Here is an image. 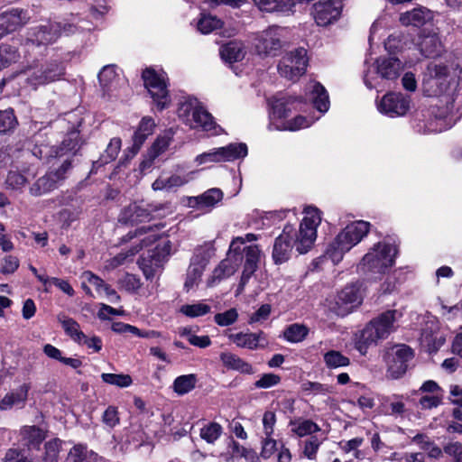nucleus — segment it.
<instances>
[{
  "label": "nucleus",
  "instance_id": "obj_1",
  "mask_svg": "<svg viewBox=\"0 0 462 462\" xmlns=\"http://www.w3.org/2000/svg\"><path fill=\"white\" fill-rule=\"evenodd\" d=\"M402 314L396 310H387L372 319L362 330L355 335V347L362 355H366L372 346L386 338L396 328L395 322Z\"/></svg>",
  "mask_w": 462,
  "mask_h": 462
},
{
  "label": "nucleus",
  "instance_id": "obj_2",
  "mask_svg": "<svg viewBox=\"0 0 462 462\" xmlns=\"http://www.w3.org/2000/svg\"><path fill=\"white\" fill-rule=\"evenodd\" d=\"M371 224L358 220L348 224L329 242L323 252V257L341 260L345 254L356 245L368 233Z\"/></svg>",
  "mask_w": 462,
  "mask_h": 462
},
{
  "label": "nucleus",
  "instance_id": "obj_3",
  "mask_svg": "<svg viewBox=\"0 0 462 462\" xmlns=\"http://www.w3.org/2000/svg\"><path fill=\"white\" fill-rule=\"evenodd\" d=\"M178 116L191 129L208 132L215 135L222 132L221 127L216 124L211 114L195 97L186 98L180 103Z\"/></svg>",
  "mask_w": 462,
  "mask_h": 462
},
{
  "label": "nucleus",
  "instance_id": "obj_4",
  "mask_svg": "<svg viewBox=\"0 0 462 462\" xmlns=\"http://www.w3.org/2000/svg\"><path fill=\"white\" fill-rule=\"evenodd\" d=\"M297 101L295 97H274L272 101V112L270 115V130H288L297 131L302 128L309 127L312 125L314 120L306 118L302 116H298L291 120H284L276 122L275 120H282L288 117L291 111V106Z\"/></svg>",
  "mask_w": 462,
  "mask_h": 462
},
{
  "label": "nucleus",
  "instance_id": "obj_5",
  "mask_svg": "<svg viewBox=\"0 0 462 462\" xmlns=\"http://www.w3.org/2000/svg\"><path fill=\"white\" fill-rule=\"evenodd\" d=\"M450 66L448 60H434L426 68L423 75V90L428 96H442L449 88Z\"/></svg>",
  "mask_w": 462,
  "mask_h": 462
},
{
  "label": "nucleus",
  "instance_id": "obj_6",
  "mask_svg": "<svg viewBox=\"0 0 462 462\" xmlns=\"http://www.w3.org/2000/svg\"><path fill=\"white\" fill-rule=\"evenodd\" d=\"M304 214L294 242L295 249L300 254H306L312 248L317 239V228L321 223V213L317 208L307 207Z\"/></svg>",
  "mask_w": 462,
  "mask_h": 462
},
{
  "label": "nucleus",
  "instance_id": "obj_7",
  "mask_svg": "<svg viewBox=\"0 0 462 462\" xmlns=\"http://www.w3.org/2000/svg\"><path fill=\"white\" fill-rule=\"evenodd\" d=\"M64 66L57 60H51L45 64L33 61L24 70L26 83L36 89L38 87L59 80L64 75Z\"/></svg>",
  "mask_w": 462,
  "mask_h": 462
},
{
  "label": "nucleus",
  "instance_id": "obj_8",
  "mask_svg": "<svg viewBox=\"0 0 462 462\" xmlns=\"http://www.w3.org/2000/svg\"><path fill=\"white\" fill-rule=\"evenodd\" d=\"M375 63V69H367L364 75V82L368 88H377L380 86L377 81L379 77L387 80L397 79L402 69L401 61L393 57L379 58Z\"/></svg>",
  "mask_w": 462,
  "mask_h": 462
},
{
  "label": "nucleus",
  "instance_id": "obj_9",
  "mask_svg": "<svg viewBox=\"0 0 462 462\" xmlns=\"http://www.w3.org/2000/svg\"><path fill=\"white\" fill-rule=\"evenodd\" d=\"M142 78L157 107L160 110L165 108L170 103L166 74L164 72H157L152 69H146L143 70Z\"/></svg>",
  "mask_w": 462,
  "mask_h": 462
},
{
  "label": "nucleus",
  "instance_id": "obj_10",
  "mask_svg": "<svg viewBox=\"0 0 462 462\" xmlns=\"http://www.w3.org/2000/svg\"><path fill=\"white\" fill-rule=\"evenodd\" d=\"M307 66V51L304 48H298L282 57L278 65V71L282 77L297 81L306 72Z\"/></svg>",
  "mask_w": 462,
  "mask_h": 462
},
{
  "label": "nucleus",
  "instance_id": "obj_11",
  "mask_svg": "<svg viewBox=\"0 0 462 462\" xmlns=\"http://www.w3.org/2000/svg\"><path fill=\"white\" fill-rule=\"evenodd\" d=\"M412 349L406 345H397L389 348L384 356L387 365V376L401 378L407 371L408 363L413 358Z\"/></svg>",
  "mask_w": 462,
  "mask_h": 462
},
{
  "label": "nucleus",
  "instance_id": "obj_12",
  "mask_svg": "<svg viewBox=\"0 0 462 462\" xmlns=\"http://www.w3.org/2000/svg\"><path fill=\"white\" fill-rule=\"evenodd\" d=\"M60 34V26L55 23L32 27L27 32L25 47L28 51L45 47L53 43Z\"/></svg>",
  "mask_w": 462,
  "mask_h": 462
},
{
  "label": "nucleus",
  "instance_id": "obj_13",
  "mask_svg": "<svg viewBox=\"0 0 462 462\" xmlns=\"http://www.w3.org/2000/svg\"><path fill=\"white\" fill-rule=\"evenodd\" d=\"M343 4L340 0H319L311 8V15L319 26H328L341 16Z\"/></svg>",
  "mask_w": 462,
  "mask_h": 462
},
{
  "label": "nucleus",
  "instance_id": "obj_14",
  "mask_svg": "<svg viewBox=\"0 0 462 462\" xmlns=\"http://www.w3.org/2000/svg\"><path fill=\"white\" fill-rule=\"evenodd\" d=\"M411 107V99L402 93H387L377 103V109L381 114L389 117L402 116Z\"/></svg>",
  "mask_w": 462,
  "mask_h": 462
},
{
  "label": "nucleus",
  "instance_id": "obj_15",
  "mask_svg": "<svg viewBox=\"0 0 462 462\" xmlns=\"http://www.w3.org/2000/svg\"><path fill=\"white\" fill-rule=\"evenodd\" d=\"M362 302V297L357 286L350 284L346 286L335 298L330 310L337 316L344 317L349 314Z\"/></svg>",
  "mask_w": 462,
  "mask_h": 462
},
{
  "label": "nucleus",
  "instance_id": "obj_16",
  "mask_svg": "<svg viewBox=\"0 0 462 462\" xmlns=\"http://www.w3.org/2000/svg\"><path fill=\"white\" fill-rule=\"evenodd\" d=\"M80 147V138H79V133L78 131H71L69 132L64 140L61 143V145L57 148H51L49 149L47 146L44 147L46 150L45 152L42 151V149L35 147L33 149V155L39 157L40 159L48 156V153L50 152L49 156L50 157H63L68 156L69 158L70 156H73L76 154L77 151Z\"/></svg>",
  "mask_w": 462,
  "mask_h": 462
},
{
  "label": "nucleus",
  "instance_id": "obj_17",
  "mask_svg": "<svg viewBox=\"0 0 462 462\" xmlns=\"http://www.w3.org/2000/svg\"><path fill=\"white\" fill-rule=\"evenodd\" d=\"M159 226H142L138 228L134 234L129 233L126 237L122 239L121 245L123 246L121 252L117 256L115 257L114 260H126L128 257H133L139 251L140 245L139 244L134 243L131 245H125L127 241L131 240L136 236H141L145 233L151 232V235L146 238L143 239L141 242L145 245H149L155 242L159 238V235L157 234V230H159Z\"/></svg>",
  "mask_w": 462,
  "mask_h": 462
},
{
  "label": "nucleus",
  "instance_id": "obj_18",
  "mask_svg": "<svg viewBox=\"0 0 462 462\" xmlns=\"http://www.w3.org/2000/svg\"><path fill=\"white\" fill-rule=\"evenodd\" d=\"M281 29L276 26L263 31L257 37L255 48L260 55L275 56L282 48Z\"/></svg>",
  "mask_w": 462,
  "mask_h": 462
},
{
  "label": "nucleus",
  "instance_id": "obj_19",
  "mask_svg": "<svg viewBox=\"0 0 462 462\" xmlns=\"http://www.w3.org/2000/svg\"><path fill=\"white\" fill-rule=\"evenodd\" d=\"M156 208L143 201L134 202L125 207L119 215V222L135 225L150 220L151 215Z\"/></svg>",
  "mask_w": 462,
  "mask_h": 462
},
{
  "label": "nucleus",
  "instance_id": "obj_20",
  "mask_svg": "<svg viewBox=\"0 0 462 462\" xmlns=\"http://www.w3.org/2000/svg\"><path fill=\"white\" fill-rule=\"evenodd\" d=\"M264 256L256 245L246 244L241 236L235 237L227 252L228 260H259Z\"/></svg>",
  "mask_w": 462,
  "mask_h": 462
},
{
  "label": "nucleus",
  "instance_id": "obj_21",
  "mask_svg": "<svg viewBox=\"0 0 462 462\" xmlns=\"http://www.w3.org/2000/svg\"><path fill=\"white\" fill-rule=\"evenodd\" d=\"M399 254V245L392 237L374 243L362 260H394Z\"/></svg>",
  "mask_w": 462,
  "mask_h": 462
},
{
  "label": "nucleus",
  "instance_id": "obj_22",
  "mask_svg": "<svg viewBox=\"0 0 462 462\" xmlns=\"http://www.w3.org/2000/svg\"><path fill=\"white\" fill-rule=\"evenodd\" d=\"M306 102L311 103L321 114L326 113L330 106L326 88L317 81H310L305 88Z\"/></svg>",
  "mask_w": 462,
  "mask_h": 462
},
{
  "label": "nucleus",
  "instance_id": "obj_23",
  "mask_svg": "<svg viewBox=\"0 0 462 462\" xmlns=\"http://www.w3.org/2000/svg\"><path fill=\"white\" fill-rule=\"evenodd\" d=\"M29 20L27 13L22 9L11 8L0 14V38L16 31Z\"/></svg>",
  "mask_w": 462,
  "mask_h": 462
},
{
  "label": "nucleus",
  "instance_id": "obj_24",
  "mask_svg": "<svg viewBox=\"0 0 462 462\" xmlns=\"http://www.w3.org/2000/svg\"><path fill=\"white\" fill-rule=\"evenodd\" d=\"M294 236L293 228L291 226L284 227L282 233L275 239L273 251V260H288L291 257V241Z\"/></svg>",
  "mask_w": 462,
  "mask_h": 462
},
{
  "label": "nucleus",
  "instance_id": "obj_25",
  "mask_svg": "<svg viewBox=\"0 0 462 462\" xmlns=\"http://www.w3.org/2000/svg\"><path fill=\"white\" fill-rule=\"evenodd\" d=\"M418 44L421 54L428 58L440 56L443 51L442 43L436 32H426L423 31L420 35Z\"/></svg>",
  "mask_w": 462,
  "mask_h": 462
},
{
  "label": "nucleus",
  "instance_id": "obj_26",
  "mask_svg": "<svg viewBox=\"0 0 462 462\" xmlns=\"http://www.w3.org/2000/svg\"><path fill=\"white\" fill-rule=\"evenodd\" d=\"M30 389L29 383H23L17 389L7 393L0 401V410L6 411L14 407H24Z\"/></svg>",
  "mask_w": 462,
  "mask_h": 462
},
{
  "label": "nucleus",
  "instance_id": "obj_27",
  "mask_svg": "<svg viewBox=\"0 0 462 462\" xmlns=\"http://www.w3.org/2000/svg\"><path fill=\"white\" fill-rule=\"evenodd\" d=\"M193 173L194 172L190 171L183 175L172 174L171 176L167 178L161 176L153 181L152 188L155 191L173 190L190 181L193 179Z\"/></svg>",
  "mask_w": 462,
  "mask_h": 462
},
{
  "label": "nucleus",
  "instance_id": "obj_28",
  "mask_svg": "<svg viewBox=\"0 0 462 462\" xmlns=\"http://www.w3.org/2000/svg\"><path fill=\"white\" fill-rule=\"evenodd\" d=\"M20 441L28 449H39L45 439V432L37 426H23L19 430Z\"/></svg>",
  "mask_w": 462,
  "mask_h": 462
},
{
  "label": "nucleus",
  "instance_id": "obj_29",
  "mask_svg": "<svg viewBox=\"0 0 462 462\" xmlns=\"http://www.w3.org/2000/svg\"><path fill=\"white\" fill-rule=\"evenodd\" d=\"M433 19V14L425 7H417L411 11L401 14L400 22L402 25L422 26Z\"/></svg>",
  "mask_w": 462,
  "mask_h": 462
},
{
  "label": "nucleus",
  "instance_id": "obj_30",
  "mask_svg": "<svg viewBox=\"0 0 462 462\" xmlns=\"http://www.w3.org/2000/svg\"><path fill=\"white\" fill-rule=\"evenodd\" d=\"M223 199V192L217 188L209 189L203 194L192 197L189 202L199 209H211Z\"/></svg>",
  "mask_w": 462,
  "mask_h": 462
},
{
  "label": "nucleus",
  "instance_id": "obj_31",
  "mask_svg": "<svg viewBox=\"0 0 462 462\" xmlns=\"http://www.w3.org/2000/svg\"><path fill=\"white\" fill-rule=\"evenodd\" d=\"M98 79L104 92L108 95L116 90L121 80L116 68L113 65L105 66L98 74Z\"/></svg>",
  "mask_w": 462,
  "mask_h": 462
},
{
  "label": "nucleus",
  "instance_id": "obj_32",
  "mask_svg": "<svg viewBox=\"0 0 462 462\" xmlns=\"http://www.w3.org/2000/svg\"><path fill=\"white\" fill-rule=\"evenodd\" d=\"M245 50L242 42H229L220 48V56L227 63H234L245 58Z\"/></svg>",
  "mask_w": 462,
  "mask_h": 462
},
{
  "label": "nucleus",
  "instance_id": "obj_33",
  "mask_svg": "<svg viewBox=\"0 0 462 462\" xmlns=\"http://www.w3.org/2000/svg\"><path fill=\"white\" fill-rule=\"evenodd\" d=\"M220 360L227 369L246 374H252L254 372L253 366L249 363L232 353H221Z\"/></svg>",
  "mask_w": 462,
  "mask_h": 462
},
{
  "label": "nucleus",
  "instance_id": "obj_34",
  "mask_svg": "<svg viewBox=\"0 0 462 462\" xmlns=\"http://www.w3.org/2000/svg\"><path fill=\"white\" fill-rule=\"evenodd\" d=\"M291 430L299 437H305L320 430L319 426L308 419H296L290 421Z\"/></svg>",
  "mask_w": 462,
  "mask_h": 462
},
{
  "label": "nucleus",
  "instance_id": "obj_35",
  "mask_svg": "<svg viewBox=\"0 0 462 462\" xmlns=\"http://www.w3.org/2000/svg\"><path fill=\"white\" fill-rule=\"evenodd\" d=\"M223 162H232L237 159L245 158L247 155V146L245 143H230L226 146L219 147Z\"/></svg>",
  "mask_w": 462,
  "mask_h": 462
},
{
  "label": "nucleus",
  "instance_id": "obj_36",
  "mask_svg": "<svg viewBox=\"0 0 462 462\" xmlns=\"http://www.w3.org/2000/svg\"><path fill=\"white\" fill-rule=\"evenodd\" d=\"M58 319L61 323L66 334L69 335L75 342L81 344L82 339L85 338V334L80 330L79 323L73 319L68 318L64 315H60Z\"/></svg>",
  "mask_w": 462,
  "mask_h": 462
},
{
  "label": "nucleus",
  "instance_id": "obj_37",
  "mask_svg": "<svg viewBox=\"0 0 462 462\" xmlns=\"http://www.w3.org/2000/svg\"><path fill=\"white\" fill-rule=\"evenodd\" d=\"M58 180L49 172L46 175L39 178L36 182L31 187L30 192L33 196H41L56 188Z\"/></svg>",
  "mask_w": 462,
  "mask_h": 462
},
{
  "label": "nucleus",
  "instance_id": "obj_38",
  "mask_svg": "<svg viewBox=\"0 0 462 462\" xmlns=\"http://www.w3.org/2000/svg\"><path fill=\"white\" fill-rule=\"evenodd\" d=\"M228 338L238 347L255 349L259 344V335L255 333H236L230 334Z\"/></svg>",
  "mask_w": 462,
  "mask_h": 462
},
{
  "label": "nucleus",
  "instance_id": "obj_39",
  "mask_svg": "<svg viewBox=\"0 0 462 462\" xmlns=\"http://www.w3.org/2000/svg\"><path fill=\"white\" fill-rule=\"evenodd\" d=\"M30 269L37 276L38 280L45 285V291H49L48 286L52 283L69 296L74 295L75 291L67 281L59 278L49 279L45 274L38 273L36 268L31 266Z\"/></svg>",
  "mask_w": 462,
  "mask_h": 462
},
{
  "label": "nucleus",
  "instance_id": "obj_40",
  "mask_svg": "<svg viewBox=\"0 0 462 462\" xmlns=\"http://www.w3.org/2000/svg\"><path fill=\"white\" fill-rule=\"evenodd\" d=\"M197 383V376L194 374L178 376L173 382V391L179 395H184L192 391Z\"/></svg>",
  "mask_w": 462,
  "mask_h": 462
},
{
  "label": "nucleus",
  "instance_id": "obj_41",
  "mask_svg": "<svg viewBox=\"0 0 462 462\" xmlns=\"http://www.w3.org/2000/svg\"><path fill=\"white\" fill-rule=\"evenodd\" d=\"M236 266L231 262H220L212 273L211 278L208 282L209 285H213L214 283L231 276L236 273Z\"/></svg>",
  "mask_w": 462,
  "mask_h": 462
},
{
  "label": "nucleus",
  "instance_id": "obj_42",
  "mask_svg": "<svg viewBox=\"0 0 462 462\" xmlns=\"http://www.w3.org/2000/svg\"><path fill=\"white\" fill-rule=\"evenodd\" d=\"M222 22L211 14H201L197 23L198 31L203 34H208L217 29L221 28Z\"/></svg>",
  "mask_w": 462,
  "mask_h": 462
},
{
  "label": "nucleus",
  "instance_id": "obj_43",
  "mask_svg": "<svg viewBox=\"0 0 462 462\" xmlns=\"http://www.w3.org/2000/svg\"><path fill=\"white\" fill-rule=\"evenodd\" d=\"M309 329L306 326L298 323L290 325L283 332L286 340L291 343L301 342L308 335Z\"/></svg>",
  "mask_w": 462,
  "mask_h": 462
},
{
  "label": "nucleus",
  "instance_id": "obj_44",
  "mask_svg": "<svg viewBox=\"0 0 462 462\" xmlns=\"http://www.w3.org/2000/svg\"><path fill=\"white\" fill-rule=\"evenodd\" d=\"M121 140L119 138H112L105 151V152L101 155L99 161L96 162L95 164L101 166L103 164L108 163L114 161L121 149Z\"/></svg>",
  "mask_w": 462,
  "mask_h": 462
},
{
  "label": "nucleus",
  "instance_id": "obj_45",
  "mask_svg": "<svg viewBox=\"0 0 462 462\" xmlns=\"http://www.w3.org/2000/svg\"><path fill=\"white\" fill-rule=\"evenodd\" d=\"M203 271L204 265L202 264V262H192L189 264L187 273V279L184 283L187 291L192 289L195 285L198 284Z\"/></svg>",
  "mask_w": 462,
  "mask_h": 462
},
{
  "label": "nucleus",
  "instance_id": "obj_46",
  "mask_svg": "<svg viewBox=\"0 0 462 462\" xmlns=\"http://www.w3.org/2000/svg\"><path fill=\"white\" fill-rule=\"evenodd\" d=\"M210 306L202 302H197L194 304L182 305L180 311L187 317L197 318L208 314L210 312Z\"/></svg>",
  "mask_w": 462,
  "mask_h": 462
},
{
  "label": "nucleus",
  "instance_id": "obj_47",
  "mask_svg": "<svg viewBox=\"0 0 462 462\" xmlns=\"http://www.w3.org/2000/svg\"><path fill=\"white\" fill-rule=\"evenodd\" d=\"M221 434L222 427L217 422H210L200 430L201 439L209 444L215 443Z\"/></svg>",
  "mask_w": 462,
  "mask_h": 462
},
{
  "label": "nucleus",
  "instance_id": "obj_48",
  "mask_svg": "<svg viewBox=\"0 0 462 462\" xmlns=\"http://www.w3.org/2000/svg\"><path fill=\"white\" fill-rule=\"evenodd\" d=\"M324 361L329 368H337L349 365V358L335 350L327 352L324 355Z\"/></svg>",
  "mask_w": 462,
  "mask_h": 462
},
{
  "label": "nucleus",
  "instance_id": "obj_49",
  "mask_svg": "<svg viewBox=\"0 0 462 462\" xmlns=\"http://www.w3.org/2000/svg\"><path fill=\"white\" fill-rule=\"evenodd\" d=\"M103 382L118 387H128L132 384L133 380L129 374H101Z\"/></svg>",
  "mask_w": 462,
  "mask_h": 462
},
{
  "label": "nucleus",
  "instance_id": "obj_50",
  "mask_svg": "<svg viewBox=\"0 0 462 462\" xmlns=\"http://www.w3.org/2000/svg\"><path fill=\"white\" fill-rule=\"evenodd\" d=\"M16 125L17 120L12 109L0 111V134L13 130Z\"/></svg>",
  "mask_w": 462,
  "mask_h": 462
},
{
  "label": "nucleus",
  "instance_id": "obj_51",
  "mask_svg": "<svg viewBox=\"0 0 462 462\" xmlns=\"http://www.w3.org/2000/svg\"><path fill=\"white\" fill-rule=\"evenodd\" d=\"M18 53L16 46L10 45L7 43H2L0 45V62L1 65L5 66L12 62L16 61Z\"/></svg>",
  "mask_w": 462,
  "mask_h": 462
},
{
  "label": "nucleus",
  "instance_id": "obj_52",
  "mask_svg": "<svg viewBox=\"0 0 462 462\" xmlns=\"http://www.w3.org/2000/svg\"><path fill=\"white\" fill-rule=\"evenodd\" d=\"M172 137V133L168 132L165 134L159 136L154 143L152 144L150 152L152 153V157L156 158L169 147Z\"/></svg>",
  "mask_w": 462,
  "mask_h": 462
},
{
  "label": "nucleus",
  "instance_id": "obj_53",
  "mask_svg": "<svg viewBox=\"0 0 462 462\" xmlns=\"http://www.w3.org/2000/svg\"><path fill=\"white\" fill-rule=\"evenodd\" d=\"M62 441L54 439L45 444V462H57Z\"/></svg>",
  "mask_w": 462,
  "mask_h": 462
},
{
  "label": "nucleus",
  "instance_id": "obj_54",
  "mask_svg": "<svg viewBox=\"0 0 462 462\" xmlns=\"http://www.w3.org/2000/svg\"><path fill=\"white\" fill-rule=\"evenodd\" d=\"M4 462H32L25 454L24 449L17 447L8 448L3 458Z\"/></svg>",
  "mask_w": 462,
  "mask_h": 462
},
{
  "label": "nucleus",
  "instance_id": "obj_55",
  "mask_svg": "<svg viewBox=\"0 0 462 462\" xmlns=\"http://www.w3.org/2000/svg\"><path fill=\"white\" fill-rule=\"evenodd\" d=\"M277 419L276 414L273 411H266L262 419L263 434L264 437H273Z\"/></svg>",
  "mask_w": 462,
  "mask_h": 462
},
{
  "label": "nucleus",
  "instance_id": "obj_56",
  "mask_svg": "<svg viewBox=\"0 0 462 462\" xmlns=\"http://www.w3.org/2000/svg\"><path fill=\"white\" fill-rule=\"evenodd\" d=\"M238 319V313L236 309H230L223 313H217L214 317L215 322L221 327H226L234 324Z\"/></svg>",
  "mask_w": 462,
  "mask_h": 462
},
{
  "label": "nucleus",
  "instance_id": "obj_57",
  "mask_svg": "<svg viewBox=\"0 0 462 462\" xmlns=\"http://www.w3.org/2000/svg\"><path fill=\"white\" fill-rule=\"evenodd\" d=\"M223 157H221V152L219 148H214L209 150L207 152H203L199 154L195 158V162L198 165H201L208 162H222Z\"/></svg>",
  "mask_w": 462,
  "mask_h": 462
},
{
  "label": "nucleus",
  "instance_id": "obj_58",
  "mask_svg": "<svg viewBox=\"0 0 462 462\" xmlns=\"http://www.w3.org/2000/svg\"><path fill=\"white\" fill-rule=\"evenodd\" d=\"M405 411V404L399 397L384 404V412L388 415L402 416Z\"/></svg>",
  "mask_w": 462,
  "mask_h": 462
},
{
  "label": "nucleus",
  "instance_id": "obj_59",
  "mask_svg": "<svg viewBox=\"0 0 462 462\" xmlns=\"http://www.w3.org/2000/svg\"><path fill=\"white\" fill-rule=\"evenodd\" d=\"M322 443V440L319 439L317 436H311L307 440H305L303 454L309 459H314L316 457V454Z\"/></svg>",
  "mask_w": 462,
  "mask_h": 462
},
{
  "label": "nucleus",
  "instance_id": "obj_60",
  "mask_svg": "<svg viewBox=\"0 0 462 462\" xmlns=\"http://www.w3.org/2000/svg\"><path fill=\"white\" fill-rule=\"evenodd\" d=\"M281 382L278 374L269 373L261 375L260 379L254 383V386L258 389H267L277 385Z\"/></svg>",
  "mask_w": 462,
  "mask_h": 462
},
{
  "label": "nucleus",
  "instance_id": "obj_61",
  "mask_svg": "<svg viewBox=\"0 0 462 462\" xmlns=\"http://www.w3.org/2000/svg\"><path fill=\"white\" fill-rule=\"evenodd\" d=\"M277 444V441L273 437H263L260 456L264 459L270 458L278 450Z\"/></svg>",
  "mask_w": 462,
  "mask_h": 462
},
{
  "label": "nucleus",
  "instance_id": "obj_62",
  "mask_svg": "<svg viewBox=\"0 0 462 462\" xmlns=\"http://www.w3.org/2000/svg\"><path fill=\"white\" fill-rule=\"evenodd\" d=\"M442 403V394L423 395L419 400V405L423 410L437 408Z\"/></svg>",
  "mask_w": 462,
  "mask_h": 462
},
{
  "label": "nucleus",
  "instance_id": "obj_63",
  "mask_svg": "<svg viewBox=\"0 0 462 462\" xmlns=\"http://www.w3.org/2000/svg\"><path fill=\"white\" fill-rule=\"evenodd\" d=\"M443 450L452 457L453 462H462V444L460 442H449L444 446Z\"/></svg>",
  "mask_w": 462,
  "mask_h": 462
},
{
  "label": "nucleus",
  "instance_id": "obj_64",
  "mask_svg": "<svg viewBox=\"0 0 462 462\" xmlns=\"http://www.w3.org/2000/svg\"><path fill=\"white\" fill-rule=\"evenodd\" d=\"M87 447L83 445H75L69 454V462H87Z\"/></svg>",
  "mask_w": 462,
  "mask_h": 462
}]
</instances>
